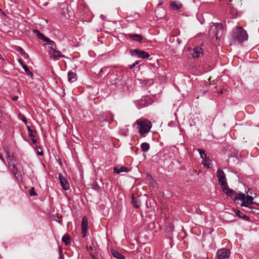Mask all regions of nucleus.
I'll return each mask as SVG.
<instances>
[{
    "mask_svg": "<svg viewBox=\"0 0 259 259\" xmlns=\"http://www.w3.org/2000/svg\"><path fill=\"white\" fill-rule=\"evenodd\" d=\"M231 36L234 41L239 43H242L248 39L246 31L240 26H236L232 29Z\"/></svg>",
    "mask_w": 259,
    "mask_h": 259,
    "instance_id": "nucleus-1",
    "label": "nucleus"
},
{
    "mask_svg": "<svg viewBox=\"0 0 259 259\" xmlns=\"http://www.w3.org/2000/svg\"><path fill=\"white\" fill-rule=\"evenodd\" d=\"M210 30L214 31V35L216 39H221L226 34V31L221 23H214L211 26Z\"/></svg>",
    "mask_w": 259,
    "mask_h": 259,
    "instance_id": "nucleus-2",
    "label": "nucleus"
},
{
    "mask_svg": "<svg viewBox=\"0 0 259 259\" xmlns=\"http://www.w3.org/2000/svg\"><path fill=\"white\" fill-rule=\"evenodd\" d=\"M137 128L139 129V133L141 135L148 133L151 127V122L148 120H143L142 121L137 120Z\"/></svg>",
    "mask_w": 259,
    "mask_h": 259,
    "instance_id": "nucleus-3",
    "label": "nucleus"
},
{
    "mask_svg": "<svg viewBox=\"0 0 259 259\" xmlns=\"http://www.w3.org/2000/svg\"><path fill=\"white\" fill-rule=\"evenodd\" d=\"M216 175L218 178L219 183L221 187H228L226 175L222 169L219 168Z\"/></svg>",
    "mask_w": 259,
    "mask_h": 259,
    "instance_id": "nucleus-4",
    "label": "nucleus"
},
{
    "mask_svg": "<svg viewBox=\"0 0 259 259\" xmlns=\"http://www.w3.org/2000/svg\"><path fill=\"white\" fill-rule=\"evenodd\" d=\"M127 76L123 75H119L114 81L113 84L118 89L122 88L126 84Z\"/></svg>",
    "mask_w": 259,
    "mask_h": 259,
    "instance_id": "nucleus-5",
    "label": "nucleus"
},
{
    "mask_svg": "<svg viewBox=\"0 0 259 259\" xmlns=\"http://www.w3.org/2000/svg\"><path fill=\"white\" fill-rule=\"evenodd\" d=\"M130 54L132 56H137L139 58L142 59L148 58L150 56L147 52L138 49L130 51Z\"/></svg>",
    "mask_w": 259,
    "mask_h": 259,
    "instance_id": "nucleus-6",
    "label": "nucleus"
},
{
    "mask_svg": "<svg viewBox=\"0 0 259 259\" xmlns=\"http://www.w3.org/2000/svg\"><path fill=\"white\" fill-rule=\"evenodd\" d=\"M230 255V251L229 249L225 248L220 249L217 253V256L218 259L228 258Z\"/></svg>",
    "mask_w": 259,
    "mask_h": 259,
    "instance_id": "nucleus-7",
    "label": "nucleus"
},
{
    "mask_svg": "<svg viewBox=\"0 0 259 259\" xmlns=\"http://www.w3.org/2000/svg\"><path fill=\"white\" fill-rule=\"evenodd\" d=\"M151 102L149 96L143 97L138 102V107L139 109L146 107L151 104Z\"/></svg>",
    "mask_w": 259,
    "mask_h": 259,
    "instance_id": "nucleus-8",
    "label": "nucleus"
},
{
    "mask_svg": "<svg viewBox=\"0 0 259 259\" xmlns=\"http://www.w3.org/2000/svg\"><path fill=\"white\" fill-rule=\"evenodd\" d=\"M58 179L62 189L64 190H68L69 189L70 186L67 179L63 177L61 173L58 174Z\"/></svg>",
    "mask_w": 259,
    "mask_h": 259,
    "instance_id": "nucleus-9",
    "label": "nucleus"
},
{
    "mask_svg": "<svg viewBox=\"0 0 259 259\" xmlns=\"http://www.w3.org/2000/svg\"><path fill=\"white\" fill-rule=\"evenodd\" d=\"M203 45V44H201L200 46H196L193 49V53L192 54V56L193 58H199L201 55H203V50L202 48V46Z\"/></svg>",
    "mask_w": 259,
    "mask_h": 259,
    "instance_id": "nucleus-10",
    "label": "nucleus"
},
{
    "mask_svg": "<svg viewBox=\"0 0 259 259\" xmlns=\"http://www.w3.org/2000/svg\"><path fill=\"white\" fill-rule=\"evenodd\" d=\"M10 166H12V169H11L12 172L14 174L15 177L18 179L22 176V172L20 169H18V168L16 166L14 163H9Z\"/></svg>",
    "mask_w": 259,
    "mask_h": 259,
    "instance_id": "nucleus-11",
    "label": "nucleus"
},
{
    "mask_svg": "<svg viewBox=\"0 0 259 259\" xmlns=\"http://www.w3.org/2000/svg\"><path fill=\"white\" fill-rule=\"evenodd\" d=\"M234 212L236 215H237L239 218L242 219L243 220H245L246 221H250L249 217L244 214L242 212L240 211L239 210L234 209Z\"/></svg>",
    "mask_w": 259,
    "mask_h": 259,
    "instance_id": "nucleus-12",
    "label": "nucleus"
},
{
    "mask_svg": "<svg viewBox=\"0 0 259 259\" xmlns=\"http://www.w3.org/2000/svg\"><path fill=\"white\" fill-rule=\"evenodd\" d=\"M182 4L180 3L179 2L174 1L171 3L170 4V8L172 10H179L182 8Z\"/></svg>",
    "mask_w": 259,
    "mask_h": 259,
    "instance_id": "nucleus-13",
    "label": "nucleus"
},
{
    "mask_svg": "<svg viewBox=\"0 0 259 259\" xmlns=\"http://www.w3.org/2000/svg\"><path fill=\"white\" fill-rule=\"evenodd\" d=\"M111 252L112 255L117 259H125L124 256L115 249H112Z\"/></svg>",
    "mask_w": 259,
    "mask_h": 259,
    "instance_id": "nucleus-14",
    "label": "nucleus"
},
{
    "mask_svg": "<svg viewBox=\"0 0 259 259\" xmlns=\"http://www.w3.org/2000/svg\"><path fill=\"white\" fill-rule=\"evenodd\" d=\"M128 36L130 38L136 41L140 42L142 39V35L139 34L130 33L128 34Z\"/></svg>",
    "mask_w": 259,
    "mask_h": 259,
    "instance_id": "nucleus-15",
    "label": "nucleus"
},
{
    "mask_svg": "<svg viewBox=\"0 0 259 259\" xmlns=\"http://www.w3.org/2000/svg\"><path fill=\"white\" fill-rule=\"evenodd\" d=\"M68 80L70 82H73L75 81V80H76V79H77L76 74L75 73H74L73 72L69 71L68 73Z\"/></svg>",
    "mask_w": 259,
    "mask_h": 259,
    "instance_id": "nucleus-16",
    "label": "nucleus"
},
{
    "mask_svg": "<svg viewBox=\"0 0 259 259\" xmlns=\"http://www.w3.org/2000/svg\"><path fill=\"white\" fill-rule=\"evenodd\" d=\"M129 169L125 166H121L120 168L115 167L114 168V172L117 174H120L121 172H128Z\"/></svg>",
    "mask_w": 259,
    "mask_h": 259,
    "instance_id": "nucleus-17",
    "label": "nucleus"
},
{
    "mask_svg": "<svg viewBox=\"0 0 259 259\" xmlns=\"http://www.w3.org/2000/svg\"><path fill=\"white\" fill-rule=\"evenodd\" d=\"M223 191L225 192V193L228 196H229V195H231V194H235V195L236 194V192L235 191H234L233 189H230L228 186V187H223Z\"/></svg>",
    "mask_w": 259,
    "mask_h": 259,
    "instance_id": "nucleus-18",
    "label": "nucleus"
},
{
    "mask_svg": "<svg viewBox=\"0 0 259 259\" xmlns=\"http://www.w3.org/2000/svg\"><path fill=\"white\" fill-rule=\"evenodd\" d=\"M46 45H48L51 49L54 51V52L57 53H60V52L59 50H57L56 45L55 44V42L54 41L51 40Z\"/></svg>",
    "mask_w": 259,
    "mask_h": 259,
    "instance_id": "nucleus-19",
    "label": "nucleus"
},
{
    "mask_svg": "<svg viewBox=\"0 0 259 259\" xmlns=\"http://www.w3.org/2000/svg\"><path fill=\"white\" fill-rule=\"evenodd\" d=\"M132 203L134 206L137 208H138L141 205V202L139 198L132 197Z\"/></svg>",
    "mask_w": 259,
    "mask_h": 259,
    "instance_id": "nucleus-20",
    "label": "nucleus"
},
{
    "mask_svg": "<svg viewBox=\"0 0 259 259\" xmlns=\"http://www.w3.org/2000/svg\"><path fill=\"white\" fill-rule=\"evenodd\" d=\"M88 229V221L86 217H83L82 219L81 229Z\"/></svg>",
    "mask_w": 259,
    "mask_h": 259,
    "instance_id": "nucleus-21",
    "label": "nucleus"
},
{
    "mask_svg": "<svg viewBox=\"0 0 259 259\" xmlns=\"http://www.w3.org/2000/svg\"><path fill=\"white\" fill-rule=\"evenodd\" d=\"M141 148L143 152H147L150 149V145L148 143L144 142L141 144Z\"/></svg>",
    "mask_w": 259,
    "mask_h": 259,
    "instance_id": "nucleus-22",
    "label": "nucleus"
},
{
    "mask_svg": "<svg viewBox=\"0 0 259 259\" xmlns=\"http://www.w3.org/2000/svg\"><path fill=\"white\" fill-rule=\"evenodd\" d=\"M62 241L66 245H68L70 244L71 242L70 237L68 235H64L62 237Z\"/></svg>",
    "mask_w": 259,
    "mask_h": 259,
    "instance_id": "nucleus-23",
    "label": "nucleus"
},
{
    "mask_svg": "<svg viewBox=\"0 0 259 259\" xmlns=\"http://www.w3.org/2000/svg\"><path fill=\"white\" fill-rule=\"evenodd\" d=\"M234 198V201H235L236 200L244 201L245 199V195L244 194H243L242 193H239L238 195H237V194H236Z\"/></svg>",
    "mask_w": 259,
    "mask_h": 259,
    "instance_id": "nucleus-24",
    "label": "nucleus"
},
{
    "mask_svg": "<svg viewBox=\"0 0 259 259\" xmlns=\"http://www.w3.org/2000/svg\"><path fill=\"white\" fill-rule=\"evenodd\" d=\"M106 114H101L97 116V120L99 121L100 124H101L104 121L106 122Z\"/></svg>",
    "mask_w": 259,
    "mask_h": 259,
    "instance_id": "nucleus-25",
    "label": "nucleus"
},
{
    "mask_svg": "<svg viewBox=\"0 0 259 259\" xmlns=\"http://www.w3.org/2000/svg\"><path fill=\"white\" fill-rule=\"evenodd\" d=\"M106 122L110 123L112 122L113 119V115L111 113H106Z\"/></svg>",
    "mask_w": 259,
    "mask_h": 259,
    "instance_id": "nucleus-26",
    "label": "nucleus"
},
{
    "mask_svg": "<svg viewBox=\"0 0 259 259\" xmlns=\"http://www.w3.org/2000/svg\"><path fill=\"white\" fill-rule=\"evenodd\" d=\"M22 67L24 69L25 72L27 73V74L30 75L31 77L33 76V73H32V72L29 70V68L26 65H23Z\"/></svg>",
    "mask_w": 259,
    "mask_h": 259,
    "instance_id": "nucleus-27",
    "label": "nucleus"
},
{
    "mask_svg": "<svg viewBox=\"0 0 259 259\" xmlns=\"http://www.w3.org/2000/svg\"><path fill=\"white\" fill-rule=\"evenodd\" d=\"M59 53V55H52V58L54 60H59L60 58H64L65 57V56L63 55H62L60 54V53Z\"/></svg>",
    "mask_w": 259,
    "mask_h": 259,
    "instance_id": "nucleus-28",
    "label": "nucleus"
},
{
    "mask_svg": "<svg viewBox=\"0 0 259 259\" xmlns=\"http://www.w3.org/2000/svg\"><path fill=\"white\" fill-rule=\"evenodd\" d=\"M18 118L19 119L23 121L26 124H27V119L25 116L21 113H19L18 114Z\"/></svg>",
    "mask_w": 259,
    "mask_h": 259,
    "instance_id": "nucleus-29",
    "label": "nucleus"
},
{
    "mask_svg": "<svg viewBox=\"0 0 259 259\" xmlns=\"http://www.w3.org/2000/svg\"><path fill=\"white\" fill-rule=\"evenodd\" d=\"M253 197L251 196L247 195L246 197V203L251 204L253 203Z\"/></svg>",
    "mask_w": 259,
    "mask_h": 259,
    "instance_id": "nucleus-30",
    "label": "nucleus"
},
{
    "mask_svg": "<svg viewBox=\"0 0 259 259\" xmlns=\"http://www.w3.org/2000/svg\"><path fill=\"white\" fill-rule=\"evenodd\" d=\"M34 33L35 34H36V36H37L38 38H39V39L41 37H42V35H44L43 34H42L39 31H38V30H34Z\"/></svg>",
    "mask_w": 259,
    "mask_h": 259,
    "instance_id": "nucleus-31",
    "label": "nucleus"
},
{
    "mask_svg": "<svg viewBox=\"0 0 259 259\" xmlns=\"http://www.w3.org/2000/svg\"><path fill=\"white\" fill-rule=\"evenodd\" d=\"M242 201L243 202H242V203L241 204V206H244V207H248L250 209H254L253 207H249L248 205V204L247 203H246V201H245V200H244V201Z\"/></svg>",
    "mask_w": 259,
    "mask_h": 259,
    "instance_id": "nucleus-32",
    "label": "nucleus"
},
{
    "mask_svg": "<svg viewBox=\"0 0 259 259\" xmlns=\"http://www.w3.org/2000/svg\"><path fill=\"white\" fill-rule=\"evenodd\" d=\"M7 161L9 163H13V161L14 160L13 156L8 155L7 157Z\"/></svg>",
    "mask_w": 259,
    "mask_h": 259,
    "instance_id": "nucleus-33",
    "label": "nucleus"
},
{
    "mask_svg": "<svg viewBox=\"0 0 259 259\" xmlns=\"http://www.w3.org/2000/svg\"><path fill=\"white\" fill-rule=\"evenodd\" d=\"M29 137L30 138L33 144H35L36 143V139L35 138V136L33 134V133H32V135L29 136Z\"/></svg>",
    "mask_w": 259,
    "mask_h": 259,
    "instance_id": "nucleus-34",
    "label": "nucleus"
},
{
    "mask_svg": "<svg viewBox=\"0 0 259 259\" xmlns=\"http://www.w3.org/2000/svg\"><path fill=\"white\" fill-rule=\"evenodd\" d=\"M27 129L28 131V136L32 135V133L34 132L33 130H32L29 125H27Z\"/></svg>",
    "mask_w": 259,
    "mask_h": 259,
    "instance_id": "nucleus-35",
    "label": "nucleus"
},
{
    "mask_svg": "<svg viewBox=\"0 0 259 259\" xmlns=\"http://www.w3.org/2000/svg\"><path fill=\"white\" fill-rule=\"evenodd\" d=\"M15 49L17 51L20 52L21 54L24 51L23 49L19 46H16Z\"/></svg>",
    "mask_w": 259,
    "mask_h": 259,
    "instance_id": "nucleus-36",
    "label": "nucleus"
},
{
    "mask_svg": "<svg viewBox=\"0 0 259 259\" xmlns=\"http://www.w3.org/2000/svg\"><path fill=\"white\" fill-rule=\"evenodd\" d=\"M82 236L83 238H84L87 236L88 229H81Z\"/></svg>",
    "mask_w": 259,
    "mask_h": 259,
    "instance_id": "nucleus-37",
    "label": "nucleus"
},
{
    "mask_svg": "<svg viewBox=\"0 0 259 259\" xmlns=\"http://www.w3.org/2000/svg\"><path fill=\"white\" fill-rule=\"evenodd\" d=\"M29 194L30 196H35L36 195V193L34 191V188H32L30 190Z\"/></svg>",
    "mask_w": 259,
    "mask_h": 259,
    "instance_id": "nucleus-38",
    "label": "nucleus"
},
{
    "mask_svg": "<svg viewBox=\"0 0 259 259\" xmlns=\"http://www.w3.org/2000/svg\"><path fill=\"white\" fill-rule=\"evenodd\" d=\"M139 61H136L135 63H134L133 64L130 65V67L131 69H133L137 65H138L139 63Z\"/></svg>",
    "mask_w": 259,
    "mask_h": 259,
    "instance_id": "nucleus-39",
    "label": "nucleus"
},
{
    "mask_svg": "<svg viewBox=\"0 0 259 259\" xmlns=\"http://www.w3.org/2000/svg\"><path fill=\"white\" fill-rule=\"evenodd\" d=\"M198 151L199 152V154H200V155L201 156V157L202 158H203V155L205 156H206V154H205L204 151H202L201 149H198Z\"/></svg>",
    "mask_w": 259,
    "mask_h": 259,
    "instance_id": "nucleus-40",
    "label": "nucleus"
},
{
    "mask_svg": "<svg viewBox=\"0 0 259 259\" xmlns=\"http://www.w3.org/2000/svg\"><path fill=\"white\" fill-rule=\"evenodd\" d=\"M21 55L23 56V57L25 58H27L28 57V55L25 52V51H24L23 52H22V53L21 54Z\"/></svg>",
    "mask_w": 259,
    "mask_h": 259,
    "instance_id": "nucleus-41",
    "label": "nucleus"
},
{
    "mask_svg": "<svg viewBox=\"0 0 259 259\" xmlns=\"http://www.w3.org/2000/svg\"><path fill=\"white\" fill-rule=\"evenodd\" d=\"M93 188V189H94L95 190L98 191V189L99 188V186L98 185H94Z\"/></svg>",
    "mask_w": 259,
    "mask_h": 259,
    "instance_id": "nucleus-42",
    "label": "nucleus"
},
{
    "mask_svg": "<svg viewBox=\"0 0 259 259\" xmlns=\"http://www.w3.org/2000/svg\"><path fill=\"white\" fill-rule=\"evenodd\" d=\"M43 40H44V41H45V42H47L48 43V42H49L51 40L49 38H48V37H46H46L45 38V39H44Z\"/></svg>",
    "mask_w": 259,
    "mask_h": 259,
    "instance_id": "nucleus-43",
    "label": "nucleus"
},
{
    "mask_svg": "<svg viewBox=\"0 0 259 259\" xmlns=\"http://www.w3.org/2000/svg\"><path fill=\"white\" fill-rule=\"evenodd\" d=\"M176 41L179 45H180L182 43V40L179 38H177Z\"/></svg>",
    "mask_w": 259,
    "mask_h": 259,
    "instance_id": "nucleus-44",
    "label": "nucleus"
},
{
    "mask_svg": "<svg viewBox=\"0 0 259 259\" xmlns=\"http://www.w3.org/2000/svg\"><path fill=\"white\" fill-rule=\"evenodd\" d=\"M18 97L17 96H14L12 98V100L14 101H17L18 100Z\"/></svg>",
    "mask_w": 259,
    "mask_h": 259,
    "instance_id": "nucleus-45",
    "label": "nucleus"
},
{
    "mask_svg": "<svg viewBox=\"0 0 259 259\" xmlns=\"http://www.w3.org/2000/svg\"><path fill=\"white\" fill-rule=\"evenodd\" d=\"M59 259H64L63 255L61 252V250L60 251Z\"/></svg>",
    "mask_w": 259,
    "mask_h": 259,
    "instance_id": "nucleus-46",
    "label": "nucleus"
},
{
    "mask_svg": "<svg viewBox=\"0 0 259 259\" xmlns=\"http://www.w3.org/2000/svg\"><path fill=\"white\" fill-rule=\"evenodd\" d=\"M18 62L21 64L22 67L23 66V65H25V64H24L23 63V62H22V61L21 59H19L18 60Z\"/></svg>",
    "mask_w": 259,
    "mask_h": 259,
    "instance_id": "nucleus-47",
    "label": "nucleus"
},
{
    "mask_svg": "<svg viewBox=\"0 0 259 259\" xmlns=\"http://www.w3.org/2000/svg\"><path fill=\"white\" fill-rule=\"evenodd\" d=\"M0 159H1V160L4 162V163H6L5 162V160L4 159V158L3 157V156L1 155V154H0Z\"/></svg>",
    "mask_w": 259,
    "mask_h": 259,
    "instance_id": "nucleus-48",
    "label": "nucleus"
},
{
    "mask_svg": "<svg viewBox=\"0 0 259 259\" xmlns=\"http://www.w3.org/2000/svg\"><path fill=\"white\" fill-rule=\"evenodd\" d=\"M235 196V194H231V195H229V196H230L231 199H233L234 200V197Z\"/></svg>",
    "mask_w": 259,
    "mask_h": 259,
    "instance_id": "nucleus-49",
    "label": "nucleus"
},
{
    "mask_svg": "<svg viewBox=\"0 0 259 259\" xmlns=\"http://www.w3.org/2000/svg\"><path fill=\"white\" fill-rule=\"evenodd\" d=\"M56 217L57 218V219H58L59 220V219H61V216L59 215V214L58 213H57L56 214Z\"/></svg>",
    "mask_w": 259,
    "mask_h": 259,
    "instance_id": "nucleus-50",
    "label": "nucleus"
},
{
    "mask_svg": "<svg viewBox=\"0 0 259 259\" xmlns=\"http://www.w3.org/2000/svg\"><path fill=\"white\" fill-rule=\"evenodd\" d=\"M37 154H38V155H40V156H42L43 155V153L42 151H40V152L38 151Z\"/></svg>",
    "mask_w": 259,
    "mask_h": 259,
    "instance_id": "nucleus-51",
    "label": "nucleus"
},
{
    "mask_svg": "<svg viewBox=\"0 0 259 259\" xmlns=\"http://www.w3.org/2000/svg\"><path fill=\"white\" fill-rule=\"evenodd\" d=\"M169 230L171 231H173L174 230V228L173 226H170L169 227Z\"/></svg>",
    "mask_w": 259,
    "mask_h": 259,
    "instance_id": "nucleus-52",
    "label": "nucleus"
},
{
    "mask_svg": "<svg viewBox=\"0 0 259 259\" xmlns=\"http://www.w3.org/2000/svg\"><path fill=\"white\" fill-rule=\"evenodd\" d=\"M45 37L46 36L44 35H42V37H41L40 39H42L43 40Z\"/></svg>",
    "mask_w": 259,
    "mask_h": 259,
    "instance_id": "nucleus-53",
    "label": "nucleus"
},
{
    "mask_svg": "<svg viewBox=\"0 0 259 259\" xmlns=\"http://www.w3.org/2000/svg\"><path fill=\"white\" fill-rule=\"evenodd\" d=\"M0 59L2 60H4V59L3 58L2 55L0 54Z\"/></svg>",
    "mask_w": 259,
    "mask_h": 259,
    "instance_id": "nucleus-54",
    "label": "nucleus"
},
{
    "mask_svg": "<svg viewBox=\"0 0 259 259\" xmlns=\"http://www.w3.org/2000/svg\"><path fill=\"white\" fill-rule=\"evenodd\" d=\"M163 5V2H161L158 3V5H159V6L160 5Z\"/></svg>",
    "mask_w": 259,
    "mask_h": 259,
    "instance_id": "nucleus-55",
    "label": "nucleus"
},
{
    "mask_svg": "<svg viewBox=\"0 0 259 259\" xmlns=\"http://www.w3.org/2000/svg\"><path fill=\"white\" fill-rule=\"evenodd\" d=\"M59 224H61V219H59V221H57Z\"/></svg>",
    "mask_w": 259,
    "mask_h": 259,
    "instance_id": "nucleus-56",
    "label": "nucleus"
},
{
    "mask_svg": "<svg viewBox=\"0 0 259 259\" xmlns=\"http://www.w3.org/2000/svg\"><path fill=\"white\" fill-rule=\"evenodd\" d=\"M103 15H101V17H102V18H103V16H102Z\"/></svg>",
    "mask_w": 259,
    "mask_h": 259,
    "instance_id": "nucleus-57",
    "label": "nucleus"
},
{
    "mask_svg": "<svg viewBox=\"0 0 259 259\" xmlns=\"http://www.w3.org/2000/svg\"><path fill=\"white\" fill-rule=\"evenodd\" d=\"M103 15H101V17H102V18H103V16H102Z\"/></svg>",
    "mask_w": 259,
    "mask_h": 259,
    "instance_id": "nucleus-58",
    "label": "nucleus"
},
{
    "mask_svg": "<svg viewBox=\"0 0 259 259\" xmlns=\"http://www.w3.org/2000/svg\"><path fill=\"white\" fill-rule=\"evenodd\" d=\"M1 11V9H0V12Z\"/></svg>",
    "mask_w": 259,
    "mask_h": 259,
    "instance_id": "nucleus-59",
    "label": "nucleus"
}]
</instances>
